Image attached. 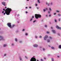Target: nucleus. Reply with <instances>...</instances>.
<instances>
[{"label":"nucleus","instance_id":"f257e3e1","mask_svg":"<svg viewBox=\"0 0 61 61\" xmlns=\"http://www.w3.org/2000/svg\"><path fill=\"white\" fill-rule=\"evenodd\" d=\"M12 10L11 8H7V9H6V10L5 11V13L7 15H10V12Z\"/></svg>","mask_w":61,"mask_h":61},{"label":"nucleus","instance_id":"f03ea898","mask_svg":"<svg viewBox=\"0 0 61 61\" xmlns=\"http://www.w3.org/2000/svg\"><path fill=\"white\" fill-rule=\"evenodd\" d=\"M35 17L36 19H38V17L39 18H41V15L39 14H35Z\"/></svg>","mask_w":61,"mask_h":61},{"label":"nucleus","instance_id":"7ed1b4c3","mask_svg":"<svg viewBox=\"0 0 61 61\" xmlns=\"http://www.w3.org/2000/svg\"><path fill=\"white\" fill-rule=\"evenodd\" d=\"M5 39L3 36L0 35V41H4Z\"/></svg>","mask_w":61,"mask_h":61},{"label":"nucleus","instance_id":"20e7f679","mask_svg":"<svg viewBox=\"0 0 61 61\" xmlns=\"http://www.w3.org/2000/svg\"><path fill=\"white\" fill-rule=\"evenodd\" d=\"M30 61H36V59L34 57H32L30 59Z\"/></svg>","mask_w":61,"mask_h":61},{"label":"nucleus","instance_id":"39448f33","mask_svg":"<svg viewBox=\"0 0 61 61\" xmlns=\"http://www.w3.org/2000/svg\"><path fill=\"white\" fill-rule=\"evenodd\" d=\"M7 25L9 27L12 28V26H11V23H8L7 24Z\"/></svg>","mask_w":61,"mask_h":61},{"label":"nucleus","instance_id":"423d86ee","mask_svg":"<svg viewBox=\"0 0 61 61\" xmlns=\"http://www.w3.org/2000/svg\"><path fill=\"white\" fill-rule=\"evenodd\" d=\"M47 37H48V36L47 35H45L44 38V40H46V39Z\"/></svg>","mask_w":61,"mask_h":61},{"label":"nucleus","instance_id":"0eeeda50","mask_svg":"<svg viewBox=\"0 0 61 61\" xmlns=\"http://www.w3.org/2000/svg\"><path fill=\"white\" fill-rule=\"evenodd\" d=\"M33 46L34 47H38V45L36 44H34L33 45Z\"/></svg>","mask_w":61,"mask_h":61},{"label":"nucleus","instance_id":"6e6552de","mask_svg":"<svg viewBox=\"0 0 61 61\" xmlns=\"http://www.w3.org/2000/svg\"><path fill=\"white\" fill-rule=\"evenodd\" d=\"M52 32H53L54 34H56V31L55 30H52Z\"/></svg>","mask_w":61,"mask_h":61},{"label":"nucleus","instance_id":"1a4fd4ad","mask_svg":"<svg viewBox=\"0 0 61 61\" xmlns=\"http://www.w3.org/2000/svg\"><path fill=\"white\" fill-rule=\"evenodd\" d=\"M2 4L4 6H5V2H2Z\"/></svg>","mask_w":61,"mask_h":61},{"label":"nucleus","instance_id":"9d476101","mask_svg":"<svg viewBox=\"0 0 61 61\" xmlns=\"http://www.w3.org/2000/svg\"><path fill=\"white\" fill-rule=\"evenodd\" d=\"M33 18H30V20L29 22H32V21H33Z\"/></svg>","mask_w":61,"mask_h":61},{"label":"nucleus","instance_id":"9b49d317","mask_svg":"<svg viewBox=\"0 0 61 61\" xmlns=\"http://www.w3.org/2000/svg\"><path fill=\"white\" fill-rule=\"evenodd\" d=\"M19 59H20V61H23V60L22 59V58L21 57H19Z\"/></svg>","mask_w":61,"mask_h":61},{"label":"nucleus","instance_id":"f8f14e48","mask_svg":"<svg viewBox=\"0 0 61 61\" xmlns=\"http://www.w3.org/2000/svg\"><path fill=\"white\" fill-rule=\"evenodd\" d=\"M56 27L57 28V29H60V27H59L57 25L56 26Z\"/></svg>","mask_w":61,"mask_h":61},{"label":"nucleus","instance_id":"ddd939ff","mask_svg":"<svg viewBox=\"0 0 61 61\" xmlns=\"http://www.w3.org/2000/svg\"><path fill=\"white\" fill-rule=\"evenodd\" d=\"M48 10V9H47V8H46V9H44L43 10V11H44V12H45V11H46V10Z\"/></svg>","mask_w":61,"mask_h":61},{"label":"nucleus","instance_id":"4468645a","mask_svg":"<svg viewBox=\"0 0 61 61\" xmlns=\"http://www.w3.org/2000/svg\"><path fill=\"white\" fill-rule=\"evenodd\" d=\"M7 46V45L6 44H4L3 45V47H6Z\"/></svg>","mask_w":61,"mask_h":61},{"label":"nucleus","instance_id":"2eb2a0df","mask_svg":"<svg viewBox=\"0 0 61 61\" xmlns=\"http://www.w3.org/2000/svg\"><path fill=\"white\" fill-rule=\"evenodd\" d=\"M47 43H49V42H50V40L49 39H47Z\"/></svg>","mask_w":61,"mask_h":61},{"label":"nucleus","instance_id":"dca6fc26","mask_svg":"<svg viewBox=\"0 0 61 61\" xmlns=\"http://www.w3.org/2000/svg\"><path fill=\"white\" fill-rule=\"evenodd\" d=\"M58 48H59V49H61V45H59Z\"/></svg>","mask_w":61,"mask_h":61},{"label":"nucleus","instance_id":"f3484780","mask_svg":"<svg viewBox=\"0 0 61 61\" xmlns=\"http://www.w3.org/2000/svg\"><path fill=\"white\" fill-rule=\"evenodd\" d=\"M49 38L50 39H52V37L51 36H49Z\"/></svg>","mask_w":61,"mask_h":61},{"label":"nucleus","instance_id":"a211bd4d","mask_svg":"<svg viewBox=\"0 0 61 61\" xmlns=\"http://www.w3.org/2000/svg\"><path fill=\"white\" fill-rule=\"evenodd\" d=\"M15 25L14 24L12 25V26H11L12 28H13V27H14L15 26Z\"/></svg>","mask_w":61,"mask_h":61},{"label":"nucleus","instance_id":"6ab92c4d","mask_svg":"<svg viewBox=\"0 0 61 61\" xmlns=\"http://www.w3.org/2000/svg\"><path fill=\"white\" fill-rule=\"evenodd\" d=\"M53 2H51L50 4V6H52V5H53Z\"/></svg>","mask_w":61,"mask_h":61},{"label":"nucleus","instance_id":"aec40b11","mask_svg":"<svg viewBox=\"0 0 61 61\" xmlns=\"http://www.w3.org/2000/svg\"><path fill=\"white\" fill-rule=\"evenodd\" d=\"M51 49H53V50H54V49H55V48H54V47H51Z\"/></svg>","mask_w":61,"mask_h":61},{"label":"nucleus","instance_id":"412c9836","mask_svg":"<svg viewBox=\"0 0 61 61\" xmlns=\"http://www.w3.org/2000/svg\"><path fill=\"white\" fill-rule=\"evenodd\" d=\"M15 42H17V39L16 38L15 39Z\"/></svg>","mask_w":61,"mask_h":61},{"label":"nucleus","instance_id":"4be33fe9","mask_svg":"<svg viewBox=\"0 0 61 61\" xmlns=\"http://www.w3.org/2000/svg\"><path fill=\"white\" fill-rule=\"evenodd\" d=\"M15 45V44H14V43H12L11 44V46H14Z\"/></svg>","mask_w":61,"mask_h":61},{"label":"nucleus","instance_id":"5701e85b","mask_svg":"<svg viewBox=\"0 0 61 61\" xmlns=\"http://www.w3.org/2000/svg\"><path fill=\"white\" fill-rule=\"evenodd\" d=\"M46 49H45V48H43V51H45Z\"/></svg>","mask_w":61,"mask_h":61},{"label":"nucleus","instance_id":"b1692460","mask_svg":"<svg viewBox=\"0 0 61 61\" xmlns=\"http://www.w3.org/2000/svg\"><path fill=\"white\" fill-rule=\"evenodd\" d=\"M49 10H50V11H52V9H51V8H49Z\"/></svg>","mask_w":61,"mask_h":61},{"label":"nucleus","instance_id":"393cba45","mask_svg":"<svg viewBox=\"0 0 61 61\" xmlns=\"http://www.w3.org/2000/svg\"><path fill=\"white\" fill-rule=\"evenodd\" d=\"M56 12H57V13H59V12H60V11L57 10L56 11Z\"/></svg>","mask_w":61,"mask_h":61},{"label":"nucleus","instance_id":"a878e982","mask_svg":"<svg viewBox=\"0 0 61 61\" xmlns=\"http://www.w3.org/2000/svg\"><path fill=\"white\" fill-rule=\"evenodd\" d=\"M37 1L38 2V3L40 4V0H37Z\"/></svg>","mask_w":61,"mask_h":61},{"label":"nucleus","instance_id":"bb28decb","mask_svg":"<svg viewBox=\"0 0 61 61\" xmlns=\"http://www.w3.org/2000/svg\"><path fill=\"white\" fill-rule=\"evenodd\" d=\"M35 38H36V39H37V36L36 35L35 36Z\"/></svg>","mask_w":61,"mask_h":61},{"label":"nucleus","instance_id":"cd10ccee","mask_svg":"<svg viewBox=\"0 0 61 61\" xmlns=\"http://www.w3.org/2000/svg\"><path fill=\"white\" fill-rule=\"evenodd\" d=\"M58 16H60L61 15L60 14H59L58 15Z\"/></svg>","mask_w":61,"mask_h":61},{"label":"nucleus","instance_id":"c85d7f7f","mask_svg":"<svg viewBox=\"0 0 61 61\" xmlns=\"http://www.w3.org/2000/svg\"><path fill=\"white\" fill-rule=\"evenodd\" d=\"M48 6H50V4L48 3Z\"/></svg>","mask_w":61,"mask_h":61},{"label":"nucleus","instance_id":"c756f323","mask_svg":"<svg viewBox=\"0 0 61 61\" xmlns=\"http://www.w3.org/2000/svg\"><path fill=\"white\" fill-rule=\"evenodd\" d=\"M36 22V20H34L33 22V23H35V22Z\"/></svg>","mask_w":61,"mask_h":61},{"label":"nucleus","instance_id":"7c9ffc66","mask_svg":"<svg viewBox=\"0 0 61 61\" xmlns=\"http://www.w3.org/2000/svg\"><path fill=\"white\" fill-rule=\"evenodd\" d=\"M39 37L40 38H42V36H40Z\"/></svg>","mask_w":61,"mask_h":61},{"label":"nucleus","instance_id":"2f4dec72","mask_svg":"<svg viewBox=\"0 0 61 61\" xmlns=\"http://www.w3.org/2000/svg\"><path fill=\"white\" fill-rule=\"evenodd\" d=\"M57 34H58V36H60V34H59V33H57Z\"/></svg>","mask_w":61,"mask_h":61},{"label":"nucleus","instance_id":"473e14b6","mask_svg":"<svg viewBox=\"0 0 61 61\" xmlns=\"http://www.w3.org/2000/svg\"><path fill=\"white\" fill-rule=\"evenodd\" d=\"M19 43H22V41H19Z\"/></svg>","mask_w":61,"mask_h":61},{"label":"nucleus","instance_id":"72a5a7b5","mask_svg":"<svg viewBox=\"0 0 61 61\" xmlns=\"http://www.w3.org/2000/svg\"><path fill=\"white\" fill-rule=\"evenodd\" d=\"M40 60H41V61H43V59H40Z\"/></svg>","mask_w":61,"mask_h":61},{"label":"nucleus","instance_id":"f704fd0d","mask_svg":"<svg viewBox=\"0 0 61 61\" xmlns=\"http://www.w3.org/2000/svg\"><path fill=\"white\" fill-rule=\"evenodd\" d=\"M25 36H27V35H28V34H27V33H25Z\"/></svg>","mask_w":61,"mask_h":61},{"label":"nucleus","instance_id":"c9c22d12","mask_svg":"<svg viewBox=\"0 0 61 61\" xmlns=\"http://www.w3.org/2000/svg\"><path fill=\"white\" fill-rule=\"evenodd\" d=\"M6 56V54H4V56Z\"/></svg>","mask_w":61,"mask_h":61},{"label":"nucleus","instance_id":"e433bc0d","mask_svg":"<svg viewBox=\"0 0 61 61\" xmlns=\"http://www.w3.org/2000/svg\"><path fill=\"white\" fill-rule=\"evenodd\" d=\"M60 20H61V19L60 18H59L58 19V20L59 21H60Z\"/></svg>","mask_w":61,"mask_h":61},{"label":"nucleus","instance_id":"4c0bfd02","mask_svg":"<svg viewBox=\"0 0 61 61\" xmlns=\"http://www.w3.org/2000/svg\"><path fill=\"white\" fill-rule=\"evenodd\" d=\"M45 27H47V25H45Z\"/></svg>","mask_w":61,"mask_h":61},{"label":"nucleus","instance_id":"58836bf2","mask_svg":"<svg viewBox=\"0 0 61 61\" xmlns=\"http://www.w3.org/2000/svg\"><path fill=\"white\" fill-rule=\"evenodd\" d=\"M54 21L55 23H56V19H55Z\"/></svg>","mask_w":61,"mask_h":61},{"label":"nucleus","instance_id":"ea45409f","mask_svg":"<svg viewBox=\"0 0 61 61\" xmlns=\"http://www.w3.org/2000/svg\"><path fill=\"white\" fill-rule=\"evenodd\" d=\"M46 33H47V34H49V31H47L46 32Z\"/></svg>","mask_w":61,"mask_h":61},{"label":"nucleus","instance_id":"a19ab883","mask_svg":"<svg viewBox=\"0 0 61 61\" xmlns=\"http://www.w3.org/2000/svg\"><path fill=\"white\" fill-rule=\"evenodd\" d=\"M25 58H26L27 59L28 58V57H27V56H25Z\"/></svg>","mask_w":61,"mask_h":61},{"label":"nucleus","instance_id":"79ce46f5","mask_svg":"<svg viewBox=\"0 0 61 61\" xmlns=\"http://www.w3.org/2000/svg\"><path fill=\"white\" fill-rule=\"evenodd\" d=\"M53 14L54 15H56V13H54Z\"/></svg>","mask_w":61,"mask_h":61},{"label":"nucleus","instance_id":"37998d69","mask_svg":"<svg viewBox=\"0 0 61 61\" xmlns=\"http://www.w3.org/2000/svg\"><path fill=\"white\" fill-rule=\"evenodd\" d=\"M32 18H34V16H32Z\"/></svg>","mask_w":61,"mask_h":61},{"label":"nucleus","instance_id":"c03bdc74","mask_svg":"<svg viewBox=\"0 0 61 61\" xmlns=\"http://www.w3.org/2000/svg\"><path fill=\"white\" fill-rule=\"evenodd\" d=\"M48 13L49 14V13H50V11H48Z\"/></svg>","mask_w":61,"mask_h":61},{"label":"nucleus","instance_id":"a18cd8bd","mask_svg":"<svg viewBox=\"0 0 61 61\" xmlns=\"http://www.w3.org/2000/svg\"><path fill=\"white\" fill-rule=\"evenodd\" d=\"M35 5L36 6H37V4H35Z\"/></svg>","mask_w":61,"mask_h":61},{"label":"nucleus","instance_id":"49530a36","mask_svg":"<svg viewBox=\"0 0 61 61\" xmlns=\"http://www.w3.org/2000/svg\"><path fill=\"white\" fill-rule=\"evenodd\" d=\"M4 13V11H3L2 12V13L3 14V13Z\"/></svg>","mask_w":61,"mask_h":61},{"label":"nucleus","instance_id":"de8ad7c7","mask_svg":"<svg viewBox=\"0 0 61 61\" xmlns=\"http://www.w3.org/2000/svg\"><path fill=\"white\" fill-rule=\"evenodd\" d=\"M3 11H5V9H3Z\"/></svg>","mask_w":61,"mask_h":61},{"label":"nucleus","instance_id":"09e8293b","mask_svg":"<svg viewBox=\"0 0 61 61\" xmlns=\"http://www.w3.org/2000/svg\"><path fill=\"white\" fill-rule=\"evenodd\" d=\"M49 17L51 16V15L50 14V15H49Z\"/></svg>","mask_w":61,"mask_h":61},{"label":"nucleus","instance_id":"8fccbe9b","mask_svg":"<svg viewBox=\"0 0 61 61\" xmlns=\"http://www.w3.org/2000/svg\"><path fill=\"white\" fill-rule=\"evenodd\" d=\"M25 30V29L24 30V29H23L22 30V31H24Z\"/></svg>","mask_w":61,"mask_h":61},{"label":"nucleus","instance_id":"3c124183","mask_svg":"<svg viewBox=\"0 0 61 61\" xmlns=\"http://www.w3.org/2000/svg\"><path fill=\"white\" fill-rule=\"evenodd\" d=\"M51 29H53V27H51Z\"/></svg>","mask_w":61,"mask_h":61},{"label":"nucleus","instance_id":"603ef678","mask_svg":"<svg viewBox=\"0 0 61 61\" xmlns=\"http://www.w3.org/2000/svg\"><path fill=\"white\" fill-rule=\"evenodd\" d=\"M25 13H26V14H27V13H28L27 11H26Z\"/></svg>","mask_w":61,"mask_h":61},{"label":"nucleus","instance_id":"864d4df0","mask_svg":"<svg viewBox=\"0 0 61 61\" xmlns=\"http://www.w3.org/2000/svg\"><path fill=\"white\" fill-rule=\"evenodd\" d=\"M31 8V7H29V8L30 9Z\"/></svg>","mask_w":61,"mask_h":61},{"label":"nucleus","instance_id":"5fc2aeb1","mask_svg":"<svg viewBox=\"0 0 61 61\" xmlns=\"http://www.w3.org/2000/svg\"><path fill=\"white\" fill-rule=\"evenodd\" d=\"M18 16H19V14H18Z\"/></svg>","mask_w":61,"mask_h":61},{"label":"nucleus","instance_id":"6e6d98bb","mask_svg":"<svg viewBox=\"0 0 61 61\" xmlns=\"http://www.w3.org/2000/svg\"><path fill=\"white\" fill-rule=\"evenodd\" d=\"M44 58L45 59H46V58L45 57H44Z\"/></svg>","mask_w":61,"mask_h":61},{"label":"nucleus","instance_id":"4d7b16f0","mask_svg":"<svg viewBox=\"0 0 61 61\" xmlns=\"http://www.w3.org/2000/svg\"><path fill=\"white\" fill-rule=\"evenodd\" d=\"M50 56V55L49 54L48 55V56Z\"/></svg>","mask_w":61,"mask_h":61},{"label":"nucleus","instance_id":"13d9d810","mask_svg":"<svg viewBox=\"0 0 61 61\" xmlns=\"http://www.w3.org/2000/svg\"><path fill=\"white\" fill-rule=\"evenodd\" d=\"M57 57H58V58L59 57V56H57Z\"/></svg>","mask_w":61,"mask_h":61},{"label":"nucleus","instance_id":"bf43d9fd","mask_svg":"<svg viewBox=\"0 0 61 61\" xmlns=\"http://www.w3.org/2000/svg\"><path fill=\"white\" fill-rule=\"evenodd\" d=\"M5 13H4V15H5Z\"/></svg>","mask_w":61,"mask_h":61},{"label":"nucleus","instance_id":"052dcab7","mask_svg":"<svg viewBox=\"0 0 61 61\" xmlns=\"http://www.w3.org/2000/svg\"><path fill=\"white\" fill-rule=\"evenodd\" d=\"M59 29H61V27H60Z\"/></svg>","mask_w":61,"mask_h":61},{"label":"nucleus","instance_id":"680f3d73","mask_svg":"<svg viewBox=\"0 0 61 61\" xmlns=\"http://www.w3.org/2000/svg\"><path fill=\"white\" fill-rule=\"evenodd\" d=\"M25 8H26V9H27V7H25Z\"/></svg>","mask_w":61,"mask_h":61},{"label":"nucleus","instance_id":"e2e57ef3","mask_svg":"<svg viewBox=\"0 0 61 61\" xmlns=\"http://www.w3.org/2000/svg\"><path fill=\"white\" fill-rule=\"evenodd\" d=\"M48 46H49V47H50V45H48Z\"/></svg>","mask_w":61,"mask_h":61},{"label":"nucleus","instance_id":"0e129e2a","mask_svg":"<svg viewBox=\"0 0 61 61\" xmlns=\"http://www.w3.org/2000/svg\"><path fill=\"white\" fill-rule=\"evenodd\" d=\"M46 5H47V3L46 2Z\"/></svg>","mask_w":61,"mask_h":61},{"label":"nucleus","instance_id":"69168bd1","mask_svg":"<svg viewBox=\"0 0 61 61\" xmlns=\"http://www.w3.org/2000/svg\"><path fill=\"white\" fill-rule=\"evenodd\" d=\"M26 1H29V0H27Z\"/></svg>","mask_w":61,"mask_h":61},{"label":"nucleus","instance_id":"338daca9","mask_svg":"<svg viewBox=\"0 0 61 61\" xmlns=\"http://www.w3.org/2000/svg\"><path fill=\"white\" fill-rule=\"evenodd\" d=\"M46 16H47V15H46Z\"/></svg>","mask_w":61,"mask_h":61},{"label":"nucleus","instance_id":"774afa93","mask_svg":"<svg viewBox=\"0 0 61 61\" xmlns=\"http://www.w3.org/2000/svg\"><path fill=\"white\" fill-rule=\"evenodd\" d=\"M37 61H39V60H37Z\"/></svg>","mask_w":61,"mask_h":61}]
</instances>
